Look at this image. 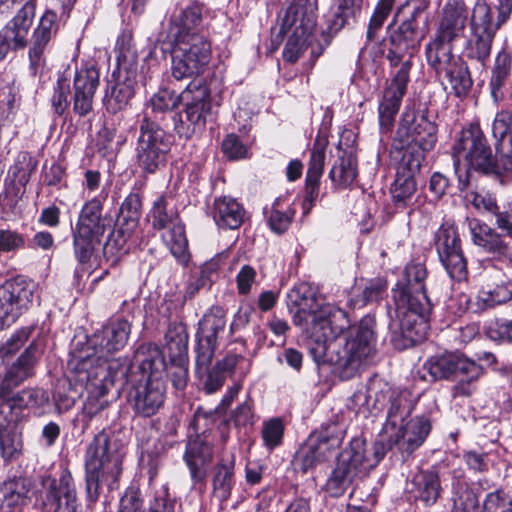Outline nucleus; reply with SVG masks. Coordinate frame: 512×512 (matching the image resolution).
<instances>
[{
    "mask_svg": "<svg viewBox=\"0 0 512 512\" xmlns=\"http://www.w3.org/2000/svg\"><path fill=\"white\" fill-rule=\"evenodd\" d=\"M212 215L218 227L234 230L243 223L245 210L234 198L224 196L214 200Z\"/></svg>",
    "mask_w": 512,
    "mask_h": 512,
    "instance_id": "c756f323",
    "label": "nucleus"
},
{
    "mask_svg": "<svg viewBox=\"0 0 512 512\" xmlns=\"http://www.w3.org/2000/svg\"><path fill=\"white\" fill-rule=\"evenodd\" d=\"M212 460V447L202 438L196 437L188 442L184 461L189 469L194 484L206 478L204 467Z\"/></svg>",
    "mask_w": 512,
    "mask_h": 512,
    "instance_id": "c85d7f7f",
    "label": "nucleus"
},
{
    "mask_svg": "<svg viewBox=\"0 0 512 512\" xmlns=\"http://www.w3.org/2000/svg\"><path fill=\"white\" fill-rule=\"evenodd\" d=\"M467 7L463 0H448L443 9V16L437 29V37L454 41L466 25Z\"/></svg>",
    "mask_w": 512,
    "mask_h": 512,
    "instance_id": "bb28decb",
    "label": "nucleus"
},
{
    "mask_svg": "<svg viewBox=\"0 0 512 512\" xmlns=\"http://www.w3.org/2000/svg\"><path fill=\"white\" fill-rule=\"evenodd\" d=\"M134 85L135 80L130 77L123 81L119 79L105 95L106 110L111 114H116L125 109L134 96Z\"/></svg>",
    "mask_w": 512,
    "mask_h": 512,
    "instance_id": "f704fd0d",
    "label": "nucleus"
},
{
    "mask_svg": "<svg viewBox=\"0 0 512 512\" xmlns=\"http://www.w3.org/2000/svg\"><path fill=\"white\" fill-rule=\"evenodd\" d=\"M316 24V14L310 0H293L282 23V30L311 34Z\"/></svg>",
    "mask_w": 512,
    "mask_h": 512,
    "instance_id": "cd10ccee",
    "label": "nucleus"
},
{
    "mask_svg": "<svg viewBox=\"0 0 512 512\" xmlns=\"http://www.w3.org/2000/svg\"><path fill=\"white\" fill-rule=\"evenodd\" d=\"M407 399L399 394H392L390 406L387 411V419L383 427L382 439L384 443L391 441L399 428H402L406 417L409 415Z\"/></svg>",
    "mask_w": 512,
    "mask_h": 512,
    "instance_id": "2f4dec72",
    "label": "nucleus"
},
{
    "mask_svg": "<svg viewBox=\"0 0 512 512\" xmlns=\"http://www.w3.org/2000/svg\"><path fill=\"white\" fill-rule=\"evenodd\" d=\"M478 298L486 307H494L512 299V282L502 279L494 288L482 290Z\"/></svg>",
    "mask_w": 512,
    "mask_h": 512,
    "instance_id": "a18cd8bd",
    "label": "nucleus"
},
{
    "mask_svg": "<svg viewBox=\"0 0 512 512\" xmlns=\"http://www.w3.org/2000/svg\"><path fill=\"white\" fill-rule=\"evenodd\" d=\"M117 512H146L144 498L139 488L128 487L120 498Z\"/></svg>",
    "mask_w": 512,
    "mask_h": 512,
    "instance_id": "864d4df0",
    "label": "nucleus"
},
{
    "mask_svg": "<svg viewBox=\"0 0 512 512\" xmlns=\"http://www.w3.org/2000/svg\"><path fill=\"white\" fill-rule=\"evenodd\" d=\"M25 239L22 234L10 229H0V252H15L24 248Z\"/></svg>",
    "mask_w": 512,
    "mask_h": 512,
    "instance_id": "052dcab7",
    "label": "nucleus"
},
{
    "mask_svg": "<svg viewBox=\"0 0 512 512\" xmlns=\"http://www.w3.org/2000/svg\"><path fill=\"white\" fill-rule=\"evenodd\" d=\"M295 211L287 208L285 211L273 209L268 218V225L276 234L284 233L292 223Z\"/></svg>",
    "mask_w": 512,
    "mask_h": 512,
    "instance_id": "13d9d810",
    "label": "nucleus"
},
{
    "mask_svg": "<svg viewBox=\"0 0 512 512\" xmlns=\"http://www.w3.org/2000/svg\"><path fill=\"white\" fill-rule=\"evenodd\" d=\"M408 287L396 300L395 316L390 315L389 331L394 346L404 349L427 336L432 304L426 294L424 280L427 270L421 263H410L405 268Z\"/></svg>",
    "mask_w": 512,
    "mask_h": 512,
    "instance_id": "423d86ee",
    "label": "nucleus"
},
{
    "mask_svg": "<svg viewBox=\"0 0 512 512\" xmlns=\"http://www.w3.org/2000/svg\"><path fill=\"white\" fill-rule=\"evenodd\" d=\"M391 6L379 0L376 4L375 10L369 20L366 38L368 41H373L377 38L378 32L383 27L385 21L392 11Z\"/></svg>",
    "mask_w": 512,
    "mask_h": 512,
    "instance_id": "603ef678",
    "label": "nucleus"
},
{
    "mask_svg": "<svg viewBox=\"0 0 512 512\" xmlns=\"http://www.w3.org/2000/svg\"><path fill=\"white\" fill-rule=\"evenodd\" d=\"M434 244L440 262L451 279L461 281L467 276V263L461 248V239L456 226L444 222L436 231Z\"/></svg>",
    "mask_w": 512,
    "mask_h": 512,
    "instance_id": "f3484780",
    "label": "nucleus"
},
{
    "mask_svg": "<svg viewBox=\"0 0 512 512\" xmlns=\"http://www.w3.org/2000/svg\"><path fill=\"white\" fill-rule=\"evenodd\" d=\"M130 332L131 324L127 320L111 321L90 338L92 354L74 356L68 362L70 380L87 392L84 411L90 418L109 404L105 396L114 386L115 374L106 362L126 345Z\"/></svg>",
    "mask_w": 512,
    "mask_h": 512,
    "instance_id": "f03ea898",
    "label": "nucleus"
},
{
    "mask_svg": "<svg viewBox=\"0 0 512 512\" xmlns=\"http://www.w3.org/2000/svg\"><path fill=\"white\" fill-rule=\"evenodd\" d=\"M226 326V314L219 306L211 307L199 322L197 333L196 364L197 373L206 372L211 364L217 347L219 332Z\"/></svg>",
    "mask_w": 512,
    "mask_h": 512,
    "instance_id": "a211bd4d",
    "label": "nucleus"
},
{
    "mask_svg": "<svg viewBox=\"0 0 512 512\" xmlns=\"http://www.w3.org/2000/svg\"><path fill=\"white\" fill-rule=\"evenodd\" d=\"M39 298V287L33 280L24 276L6 280L0 286V330L13 324Z\"/></svg>",
    "mask_w": 512,
    "mask_h": 512,
    "instance_id": "2eb2a0df",
    "label": "nucleus"
},
{
    "mask_svg": "<svg viewBox=\"0 0 512 512\" xmlns=\"http://www.w3.org/2000/svg\"><path fill=\"white\" fill-rule=\"evenodd\" d=\"M46 499L49 504L55 506L53 512H77V492L69 472L62 473L58 481L51 482Z\"/></svg>",
    "mask_w": 512,
    "mask_h": 512,
    "instance_id": "393cba45",
    "label": "nucleus"
},
{
    "mask_svg": "<svg viewBox=\"0 0 512 512\" xmlns=\"http://www.w3.org/2000/svg\"><path fill=\"white\" fill-rule=\"evenodd\" d=\"M452 156L461 190L467 186L471 171L499 176L497 158L478 125H470L461 131L453 145Z\"/></svg>",
    "mask_w": 512,
    "mask_h": 512,
    "instance_id": "9d476101",
    "label": "nucleus"
},
{
    "mask_svg": "<svg viewBox=\"0 0 512 512\" xmlns=\"http://www.w3.org/2000/svg\"><path fill=\"white\" fill-rule=\"evenodd\" d=\"M310 34L292 32L283 50L284 60L295 63L307 48L306 42Z\"/></svg>",
    "mask_w": 512,
    "mask_h": 512,
    "instance_id": "5fc2aeb1",
    "label": "nucleus"
},
{
    "mask_svg": "<svg viewBox=\"0 0 512 512\" xmlns=\"http://www.w3.org/2000/svg\"><path fill=\"white\" fill-rule=\"evenodd\" d=\"M32 481L18 477L5 482L0 490V512H22L30 501Z\"/></svg>",
    "mask_w": 512,
    "mask_h": 512,
    "instance_id": "b1692460",
    "label": "nucleus"
},
{
    "mask_svg": "<svg viewBox=\"0 0 512 512\" xmlns=\"http://www.w3.org/2000/svg\"><path fill=\"white\" fill-rule=\"evenodd\" d=\"M452 42L436 36L427 44L425 54L428 65L445 85V89L447 83L451 91L461 97L469 92L473 81L466 64L453 53Z\"/></svg>",
    "mask_w": 512,
    "mask_h": 512,
    "instance_id": "ddd939ff",
    "label": "nucleus"
},
{
    "mask_svg": "<svg viewBox=\"0 0 512 512\" xmlns=\"http://www.w3.org/2000/svg\"><path fill=\"white\" fill-rule=\"evenodd\" d=\"M284 424L280 418H272L264 422L262 427V439L268 450H273L282 443Z\"/></svg>",
    "mask_w": 512,
    "mask_h": 512,
    "instance_id": "09e8293b",
    "label": "nucleus"
},
{
    "mask_svg": "<svg viewBox=\"0 0 512 512\" xmlns=\"http://www.w3.org/2000/svg\"><path fill=\"white\" fill-rule=\"evenodd\" d=\"M69 92V82L64 78L58 79L57 86L55 87V91L51 99L52 106L58 115H62L68 107Z\"/></svg>",
    "mask_w": 512,
    "mask_h": 512,
    "instance_id": "e2e57ef3",
    "label": "nucleus"
},
{
    "mask_svg": "<svg viewBox=\"0 0 512 512\" xmlns=\"http://www.w3.org/2000/svg\"><path fill=\"white\" fill-rule=\"evenodd\" d=\"M437 142V126L428 119L425 111L415 112L405 107L394 136V147L404 148L411 144L424 151L432 150Z\"/></svg>",
    "mask_w": 512,
    "mask_h": 512,
    "instance_id": "dca6fc26",
    "label": "nucleus"
},
{
    "mask_svg": "<svg viewBox=\"0 0 512 512\" xmlns=\"http://www.w3.org/2000/svg\"><path fill=\"white\" fill-rule=\"evenodd\" d=\"M170 376L173 386L176 389H183L188 380L187 358L182 361H170Z\"/></svg>",
    "mask_w": 512,
    "mask_h": 512,
    "instance_id": "774afa93",
    "label": "nucleus"
},
{
    "mask_svg": "<svg viewBox=\"0 0 512 512\" xmlns=\"http://www.w3.org/2000/svg\"><path fill=\"white\" fill-rule=\"evenodd\" d=\"M58 32V15L52 10H47L40 18L39 24L33 30L28 57L29 68L33 75L40 73L45 64V51Z\"/></svg>",
    "mask_w": 512,
    "mask_h": 512,
    "instance_id": "aec40b11",
    "label": "nucleus"
},
{
    "mask_svg": "<svg viewBox=\"0 0 512 512\" xmlns=\"http://www.w3.org/2000/svg\"><path fill=\"white\" fill-rule=\"evenodd\" d=\"M492 136L495 139L496 150L499 152L512 145V111L503 109L499 111L492 122Z\"/></svg>",
    "mask_w": 512,
    "mask_h": 512,
    "instance_id": "58836bf2",
    "label": "nucleus"
},
{
    "mask_svg": "<svg viewBox=\"0 0 512 512\" xmlns=\"http://www.w3.org/2000/svg\"><path fill=\"white\" fill-rule=\"evenodd\" d=\"M185 104L186 120L194 126L205 124L206 116L211 111L210 93L208 87L200 81H192L182 91V100Z\"/></svg>",
    "mask_w": 512,
    "mask_h": 512,
    "instance_id": "4be33fe9",
    "label": "nucleus"
},
{
    "mask_svg": "<svg viewBox=\"0 0 512 512\" xmlns=\"http://www.w3.org/2000/svg\"><path fill=\"white\" fill-rule=\"evenodd\" d=\"M222 151L229 159L244 158L247 153L246 147L235 134L226 136L222 143Z\"/></svg>",
    "mask_w": 512,
    "mask_h": 512,
    "instance_id": "69168bd1",
    "label": "nucleus"
},
{
    "mask_svg": "<svg viewBox=\"0 0 512 512\" xmlns=\"http://www.w3.org/2000/svg\"><path fill=\"white\" fill-rule=\"evenodd\" d=\"M492 9L485 1H477L471 15V32L495 36L501 25L492 20Z\"/></svg>",
    "mask_w": 512,
    "mask_h": 512,
    "instance_id": "4c0bfd02",
    "label": "nucleus"
},
{
    "mask_svg": "<svg viewBox=\"0 0 512 512\" xmlns=\"http://www.w3.org/2000/svg\"><path fill=\"white\" fill-rule=\"evenodd\" d=\"M495 36L472 33L466 48L467 56L481 64L490 57L492 42Z\"/></svg>",
    "mask_w": 512,
    "mask_h": 512,
    "instance_id": "c03bdc74",
    "label": "nucleus"
},
{
    "mask_svg": "<svg viewBox=\"0 0 512 512\" xmlns=\"http://www.w3.org/2000/svg\"><path fill=\"white\" fill-rule=\"evenodd\" d=\"M124 453L112 442L109 435L102 431L89 444L86 453V493L91 503H96L104 487L109 491L118 488L122 472Z\"/></svg>",
    "mask_w": 512,
    "mask_h": 512,
    "instance_id": "1a4fd4ad",
    "label": "nucleus"
},
{
    "mask_svg": "<svg viewBox=\"0 0 512 512\" xmlns=\"http://www.w3.org/2000/svg\"><path fill=\"white\" fill-rule=\"evenodd\" d=\"M104 199L105 197H94L86 202L80 211L73 232V244L75 256L82 264L90 260L95 246L101 242L110 225L109 220L102 216Z\"/></svg>",
    "mask_w": 512,
    "mask_h": 512,
    "instance_id": "4468645a",
    "label": "nucleus"
},
{
    "mask_svg": "<svg viewBox=\"0 0 512 512\" xmlns=\"http://www.w3.org/2000/svg\"><path fill=\"white\" fill-rule=\"evenodd\" d=\"M422 36L409 22H402L389 36L387 59L391 66L400 65L390 84L384 90L378 107L382 132H389L401 106L409 83L412 57L420 47Z\"/></svg>",
    "mask_w": 512,
    "mask_h": 512,
    "instance_id": "0eeeda50",
    "label": "nucleus"
},
{
    "mask_svg": "<svg viewBox=\"0 0 512 512\" xmlns=\"http://www.w3.org/2000/svg\"><path fill=\"white\" fill-rule=\"evenodd\" d=\"M468 226L472 242L484 252L497 256H507L510 253L509 244L494 228L476 219L468 220Z\"/></svg>",
    "mask_w": 512,
    "mask_h": 512,
    "instance_id": "a878e982",
    "label": "nucleus"
},
{
    "mask_svg": "<svg viewBox=\"0 0 512 512\" xmlns=\"http://www.w3.org/2000/svg\"><path fill=\"white\" fill-rule=\"evenodd\" d=\"M344 436L345 429L343 425L331 423L323 428L315 445L318 454L323 456L325 462L334 456Z\"/></svg>",
    "mask_w": 512,
    "mask_h": 512,
    "instance_id": "e433bc0d",
    "label": "nucleus"
},
{
    "mask_svg": "<svg viewBox=\"0 0 512 512\" xmlns=\"http://www.w3.org/2000/svg\"><path fill=\"white\" fill-rule=\"evenodd\" d=\"M452 512H481L479 497L471 489L461 490L454 498Z\"/></svg>",
    "mask_w": 512,
    "mask_h": 512,
    "instance_id": "4d7b16f0",
    "label": "nucleus"
},
{
    "mask_svg": "<svg viewBox=\"0 0 512 512\" xmlns=\"http://www.w3.org/2000/svg\"><path fill=\"white\" fill-rule=\"evenodd\" d=\"M297 304L293 323L308 334L313 359L334 361L343 379L352 378L375 351V317L365 315L351 326L347 313L332 304L316 309L314 297H303Z\"/></svg>",
    "mask_w": 512,
    "mask_h": 512,
    "instance_id": "f257e3e1",
    "label": "nucleus"
},
{
    "mask_svg": "<svg viewBox=\"0 0 512 512\" xmlns=\"http://www.w3.org/2000/svg\"><path fill=\"white\" fill-rule=\"evenodd\" d=\"M327 142L317 139L313 145L306 178L321 179Z\"/></svg>",
    "mask_w": 512,
    "mask_h": 512,
    "instance_id": "8fccbe9b",
    "label": "nucleus"
},
{
    "mask_svg": "<svg viewBox=\"0 0 512 512\" xmlns=\"http://www.w3.org/2000/svg\"><path fill=\"white\" fill-rule=\"evenodd\" d=\"M141 215V198L138 193H130L123 201L117 222L136 228Z\"/></svg>",
    "mask_w": 512,
    "mask_h": 512,
    "instance_id": "49530a36",
    "label": "nucleus"
},
{
    "mask_svg": "<svg viewBox=\"0 0 512 512\" xmlns=\"http://www.w3.org/2000/svg\"><path fill=\"white\" fill-rule=\"evenodd\" d=\"M149 512H176V502L170 497L166 485L155 492L149 505Z\"/></svg>",
    "mask_w": 512,
    "mask_h": 512,
    "instance_id": "bf43d9fd",
    "label": "nucleus"
},
{
    "mask_svg": "<svg viewBox=\"0 0 512 512\" xmlns=\"http://www.w3.org/2000/svg\"><path fill=\"white\" fill-rule=\"evenodd\" d=\"M297 463L300 469L305 473L308 470L325 463L323 456L318 454L315 444H310L301 449L297 456Z\"/></svg>",
    "mask_w": 512,
    "mask_h": 512,
    "instance_id": "680f3d73",
    "label": "nucleus"
},
{
    "mask_svg": "<svg viewBox=\"0 0 512 512\" xmlns=\"http://www.w3.org/2000/svg\"><path fill=\"white\" fill-rule=\"evenodd\" d=\"M136 228L116 221V227L109 235L104 245V254L118 257L127 252V241L131 238Z\"/></svg>",
    "mask_w": 512,
    "mask_h": 512,
    "instance_id": "79ce46f5",
    "label": "nucleus"
},
{
    "mask_svg": "<svg viewBox=\"0 0 512 512\" xmlns=\"http://www.w3.org/2000/svg\"><path fill=\"white\" fill-rule=\"evenodd\" d=\"M202 9L191 5L175 12L169 20L165 42L171 47V75L183 80L201 74L209 64L211 43L200 31Z\"/></svg>",
    "mask_w": 512,
    "mask_h": 512,
    "instance_id": "39448f33",
    "label": "nucleus"
},
{
    "mask_svg": "<svg viewBox=\"0 0 512 512\" xmlns=\"http://www.w3.org/2000/svg\"><path fill=\"white\" fill-rule=\"evenodd\" d=\"M399 149L404 150V152L396 174L411 175L415 178V175L421 169L425 151L411 144L405 145L404 148Z\"/></svg>",
    "mask_w": 512,
    "mask_h": 512,
    "instance_id": "37998d69",
    "label": "nucleus"
},
{
    "mask_svg": "<svg viewBox=\"0 0 512 512\" xmlns=\"http://www.w3.org/2000/svg\"><path fill=\"white\" fill-rule=\"evenodd\" d=\"M14 390L10 389L7 395L0 396V415L10 420L18 421L23 410L43 406L49 400L47 392L41 388H26L16 393Z\"/></svg>",
    "mask_w": 512,
    "mask_h": 512,
    "instance_id": "412c9836",
    "label": "nucleus"
},
{
    "mask_svg": "<svg viewBox=\"0 0 512 512\" xmlns=\"http://www.w3.org/2000/svg\"><path fill=\"white\" fill-rule=\"evenodd\" d=\"M99 85V71L93 67L81 69L74 78L73 109L83 117L92 111L94 94Z\"/></svg>",
    "mask_w": 512,
    "mask_h": 512,
    "instance_id": "5701e85b",
    "label": "nucleus"
},
{
    "mask_svg": "<svg viewBox=\"0 0 512 512\" xmlns=\"http://www.w3.org/2000/svg\"><path fill=\"white\" fill-rule=\"evenodd\" d=\"M165 347L170 361H182L187 358L188 333L180 323L170 324L165 333Z\"/></svg>",
    "mask_w": 512,
    "mask_h": 512,
    "instance_id": "c9c22d12",
    "label": "nucleus"
},
{
    "mask_svg": "<svg viewBox=\"0 0 512 512\" xmlns=\"http://www.w3.org/2000/svg\"><path fill=\"white\" fill-rule=\"evenodd\" d=\"M234 485L233 464H218L212 477L213 495L221 502L226 501Z\"/></svg>",
    "mask_w": 512,
    "mask_h": 512,
    "instance_id": "ea45409f",
    "label": "nucleus"
},
{
    "mask_svg": "<svg viewBox=\"0 0 512 512\" xmlns=\"http://www.w3.org/2000/svg\"><path fill=\"white\" fill-rule=\"evenodd\" d=\"M509 78V76L491 72L489 88L492 100L496 105L512 99V85Z\"/></svg>",
    "mask_w": 512,
    "mask_h": 512,
    "instance_id": "de8ad7c7",
    "label": "nucleus"
},
{
    "mask_svg": "<svg viewBox=\"0 0 512 512\" xmlns=\"http://www.w3.org/2000/svg\"><path fill=\"white\" fill-rule=\"evenodd\" d=\"M208 367H210V365ZM195 372H197V369ZM196 375L199 379L205 378L204 389L208 394L215 393L223 386L225 382V375L216 367H214L212 370L207 368L206 372H202L201 375L196 373Z\"/></svg>",
    "mask_w": 512,
    "mask_h": 512,
    "instance_id": "0e129e2a",
    "label": "nucleus"
},
{
    "mask_svg": "<svg viewBox=\"0 0 512 512\" xmlns=\"http://www.w3.org/2000/svg\"><path fill=\"white\" fill-rule=\"evenodd\" d=\"M17 420L0 415V451L6 461L16 458L22 449V440L17 432Z\"/></svg>",
    "mask_w": 512,
    "mask_h": 512,
    "instance_id": "72a5a7b5",
    "label": "nucleus"
},
{
    "mask_svg": "<svg viewBox=\"0 0 512 512\" xmlns=\"http://www.w3.org/2000/svg\"><path fill=\"white\" fill-rule=\"evenodd\" d=\"M430 430L431 424L427 418L416 417L406 426L399 428L391 441L387 443L377 441L371 454L367 452L364 439L353 438L337 457L336 467L326 483L327 492L336 498L344 495L355 478L376 467L393 445H397L402 452L410 454L422 445Z\"/></svg>",
    "mask_w": 512,
    "mask_h": 512,
    "instance_id": "20e7f679",
    "label": "nucleus"
},
{
    "mask_svg": "<svg viewBox=\"0 0 512 512\" xmlns=\"http://www.w3.org/2000/svg\"><path fill=\"white\" fill-rule=\"evenodd\" d=\"M424 369L433 380H448L459 377L452 387L453 398H467L477 390V382L484 374V368L476 361L456 352H445L430 357Z\"/></svg>",
    "mask_w": 512,
    "mask_h": 512,
    "instance_id": "f8f14e48",
    "label": "nucleus"
},
{
    "mask_svg": "<svg viewBox=\"0 0 512 512\" xmlns=\"http://www.w3.org/2000/svg\"><path fill=\"white\" fill-rule=\"evenodd\" d=\"M356 176V166L351 157L342 158L339 165H334L329 173L330 179L340 185L351 184Z\"/></svg>",
    "mask_w": 512,
    "mask_h": 512,
    "instance_id": "3c124183",
    "label": "nucleus"
},
{
    "mask_svg": "<svg viewBox=\"0 0 512 512\" xmlns=\"http://www.w3.org/2000/svg\"><path fill=\"white\" fill-rule=\"evenodd\" d=\"M417 192V183L411 175L396 174L391 187V195L397 207H408Z\"/></svg>",
    "mask_w": 512,
    "mask_h": 512,
    "instance_id": "a19ab883",
    "label": "nucleus"
},
{
    "mask_svg": "<svg viewBox=\"0 0 512 512\" xmlns=\"http://www.w3.org/2000/svg\"><path fill=\"white\" fill-rule=\"evenodd\" d=\"M430 430L431 424L427 418L416 417L406 426L399 428L391 441L387 443L377 441L371 454L367 452L364 439L353 438L337 457L336 467L326 483L327 492L336 498L344 495L355 478L376 467L393 445H397L402 452L410 454L422 445Z\"/></svg>",
    "mask_w": 512,
    "mask_h": 512,
    "instance_id": "7ed1b4c3",
    "label": "nucleus"
},
{
    "mask_svg": "<svg viewBox=\"0 0 512 512\" xmlns=\"http://www.w3.org/2000/svg\"><path fill=\"white\" fill-rule=\"evenodd\" d=\"M411 493L425 506L434 505L441 491L439 475L433 471H423L415 475L412 480Z\"/></svg>",
    "mask_w": 512,
    "mask_h": 512,
    "instance_id": "7c9ffc66",
    "label": "nucleus"
},
{
    "mask_svg": "<svg viewBox=\"0 0 512 512\" xmlns=\"http://www.w3.org/2000/svg\"><path fill=\"white\" fill-rule=\"evenodd\" d=\"M136 358L146 380L132 387L129 392V402L136 414L151 417L164 403L165 385L160 376L166 364L157 346L141 347Z\"/></svg>",
    "mask_w": 512,
    "mask_h": 512,
    "instance_id": "9b49d317",
    "label": "nucleus"
},
{
    "mask_svg": "<svg viewBox=\"0 0 512 512\" xmlns=\"http://www.w3.org/2000/svg\"><path fill=\"white\" fill-rule=\"evenodd\" d=\"M387 288V281L381 277L365 280L356 288L350 302L354 307L377 304L387 296Z\"/></svg>",
    "mask_w": 512,
    "mask_h": 512,
    "instance_id": "473e14b6",
    "label": "nucleus"
},
{
    "mask_svg": "<svg viewBox=\"0 0 512 512\" xmlns=\"http://www.w3.org/2000/svg\"><path fill=\"white\" fill-rule=\"evenodd\" d=\"M182 100V93L176 94L168 89H160L149 100L144 115L139 123V135L136 141V160L138 166L146 173L154 174L167 162L171 148L170 135L152 119V113H165L176 108Z\"/></svg>",
    "mask_w": 512,
    "mask_h": 512,
    "instance_id": "6e6552de",
    "label": "nucleus"
},
{
    "mask_svg": "<svg viewBox=\"0 0 512 512\" xmlns=\"http://www.w3.org/2000/svg\"><path fill=\"white\" fill-rule=\"evenodd\" d=\"M35 10L36 4L34 2H25L6 25L28 34L35 16Z\"/></svg>",
    "mask_w": 512,
    "mask_h": 512,
    "instance_id": "6e6d98bb",
    "label": "nucleus"
},
{
    "mask_svg": "<svg viewBox=\"0 0 512 512\" xmlns=\"http://www.w3.org/2000/svg\"><path fill=\"white\" fill-rule=\"evenodd\" d=\"M256 270L250 265H244L236 276L237 289L239 294L246 295L251 291L256 279Z\"/></svg>",
    "mask_w": 512,
    "mask_h": 512,
    "instance_id": "338daca9",
    "label": "nucleus"
},
{
    "mask_svg": "<svg viewBox=\"0 0 512 512\" xmlns=\"http://www.w3.org/2000/svg\"><path fill=\"white\" fill-rule=\"evenodd\" d=\"M149 219L154 229L168 230L165 241L171 246L173 254L183 252L186 246L185 230L171 197L158 196L149 212Z\"/></svg>",
    "mask_w": 512,
    "mask_h": 512,
    "instance_id": "6ab92c4d",
    "label": "nucleus"
}]
</instances>
